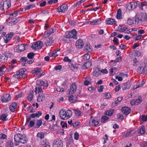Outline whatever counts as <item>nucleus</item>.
Wrapping results in <instances>:
<instances>
[{"instance_id": "obj_1", "label": "nucleus", "mask_w": 147, "mask_h": 147, "mask_svg": "<svg viewBox=\"0 0 147 147\" xmlns=\"http://www.w3.org/2000/svg\"><path fill=\"white\" fill-rule=\"evenodd\" d=\"M14 139L15 144L16 146L19 145L20 143L22 144L26 143L27 142V138H26L25 135H21L20 134H17L14 135Z\"/></svg>"}, {"instance_id": "obj_2", "label": "nucleus", "mask_w": 147, "mask_h": 147, "mask_svg": "<svg viewBox=\"0 0 147 147\" xmlns=\"http://www.w3.org/2000/svg\"><path fill=\"white\" fill-rule=\"evenodd\" d=\"M72 115V112L70 110L65 111L63 110H61L59 115L60 118L63 119H67L70 117Z\"/></svg>"}, {"instance_id": "obj_3", "label": "nucleus", "mask_w": 147, "mask_h": 147, "mask_svg": "<svg viewBox=\"0 0 147 147\" xmlns=\"http://www.w3.org/2000/svg\"><path fill=\"white\" fill-rule=\"evenodd\" d=\"M10 0H2L0 3V9L5 10L7 9L11 6Z\"/></svg>"}, {"instance_id": "obj_4", "label": "nucleus", "mask_w": 147, "mask_h": 147, "mask_svg": "<svg viewBox=\"0 0 147 147\" xmlns=\"http://www.w3.org/2000/svg\"><path fill=\"white\" fill-rule=\"evenodd\" d=\"M26 70V69L24 68L20 69L19 70L17 71L16 74L13 76L12 79H19L21 77L22 75L25 72Z\"/></svg>"}, {"instance_id": "obj_5", "label": "nucleus", "mask_w": 147, "mask_h": 147, "mask_svg": "<svg viewBox=\"0 0 147 147\" xmlns=\"http://www.w3.org/2000/svg\"><path fill=\"white\" fill-rule=\"evenodd\" d=\"M43 46V43L40 41H38L32 44L31 47L33 49L36 50L41 49Z\"/></svg>"}, {"instance_id": "obj_6", "label": "nucleus", "mask_w": 147, "mask_h": 147, "mask_svg": "<svg viewBox=\"0 0 147 147\" xmlns=\"http://www.w3.org/2000/svg\"><path fill=\"white\" fill-rule=\"evenodd\" d=\"M28 45L24 44H22L19 45L14 48V51L18 52H22L25 49L26 46L27 47Z\"/></svg>"}, {"instance_id": "obj_7", "label": "nucleus", "mask_w": 147, "mask_h": 147, "mask_svg": "<svg viewBox=\"0 0 147 147\" xmlns=\"http://www.w3.org/2000/svg\"><path fill=\"white\" fill-rule=\"evenodd\" d=\"M63 145L62 142L60 139H57L54 140L53 147H63Z\"/></svg>"}, {"instance_id": "obj_8", "label": "nucleus", "mask_w": 147, "mask_h": 147, "mask_svg": "<svg viewBox=\"0 0 147 147\" xmlns=\"http://www.w3.org/2000/svg\"><path fill=\"white\" fill-rule=\"evenodd\" d=\"M68 6L65 4H63L59 6L57 9V11L59 12H64L67 10Z\"/></svg>"}, {"instance_id": "obj_9", "label": "nucleus", "mask_w": 147, "mask_h": 147, "mask_svg": "<svg viewBox=\"0 0 147 147\" xmlns=\"http://www.w3.org/2000/svg\"><path fill=\"white\" fill-rule=\"evenodd\" d=\"M136 17L138 18V19H139L140 20V22L146 20V14H144L143 13L140 12L137 14L136 16Z\"/></svg>"}, {"instance_id": "obj_10", "label": "nucleus", "mask_w": 147, "mask_h": 147, "mask_svg": "<svg viewBox=\"0 0 147 147\" xmlns=\"http://www.w3.org/2000/svg\"><path fill=\"white\" fill-rule=\"evenodd\" d=\"M99 121L96 117H94L89 122V123L92 126H95L98 125Z\"/></svg>"}, {"instance_id": "obj_11", "label": "nucleus", "mask_w": 147, "mask_h": 147, "mask_svg": "<svg viewBox=\"0 0 147 147\" xmlns=\"http://www.w3.org/2000/svg\"><path fill=\"white\" fill-rule=\"evenodd\" d=\"M11 99V96L9 94H7L2 96L1 100L2 102H6L9 101Z\"/></svg>"}, {"instance_id": "obj_12", "label": "nucleus", "mask_w": 147, "mask_h": 147, "mask_svg": "<svg viewBox=\"0 0 147 147\" xmlns=\"http://www.w3.org/2000/svg\"><path fill=\"white\" fill-rule=\"evenodd\" d=\"M77 87L75 83H73L70 86V90H69V94H70L75 92L76 90Z\"/></svg>"}, {"instance_id": "obj_13", "label": "nucleus", "mask_w": 147, "mask_h": 147, "mask_svg": "<svg viewBox=\"0 0 147 147\" xmlns=\"http://www.w3.org/2000/svg\"><path fill=\"white\" fill-rule=\"evenodd\" d=\"M76 45L78 49H82L84 45V43L83 40L79 39L76 42Z\"/></svg>"}, {"instance_id": "obj_14", "label": "nucleus", "mask_w": 147, "mask_h": 147, "mask_svg": "<svg viewBox=\"0 0 147 147\" xmlns=\"http://www.w3.org/2000/svg\"><path fill=\"white\" fill-rule=\"evenodd\" d=\"M13 35V33L12 32L7 34L6 36L3 38L5 42L6 43H7L11 39Z\"/></svg>"}, {"instance_id": "obj_15", "label": "nucleus", "mask_w": 147, "mask_h": 147, "mask_svg": "<svg viewBox=\"0 0 147 147\" xmlns=\"http://www.w3.org/2000/svg\"><path fill=\"white\" fill-rule=\"evenodd\" d=\"M121 110L122 112L126 115H128L131 111L130 108L126 107H123Z\"/></svg>"}, {"instance_id": "obj_16", "label": "nucleus", "mask_w": 147, "mask_h": 147, "mask_svg": "<svg viewBox=\"0 0 147 147\" xmlns=\"http://www.w3.org/2000/svg\"><path fill=\"white\" fill-rule=\"evenodd\" d=\"M71 38H73L75 39L77 38V32L75 30H73L71 32H69Z\"/></svg>"}, {"instance_id": "obj_17", "label": "nucleus", "mask_w": 147, "mask_h": 147, "mask_svg": "<svg viewBox=\"0 0 147 147\" xmlns=\"http://www.w3.org/2000/svg\"><path fill=\"white\" fill-rule=\"evenodd\" d=\"M106 23L107 24L115 25L116 23V21L113 18H108L106 19Z\"/></svg>"}, {"instance_id": "obj_18", "label": "nucleus", "mask_w": 147, "mask_h": 147, "mask_svg": "<svg viewBox=\"0 0 147 147\" xmlns=\"http://www.w3.org/2000/svg\"><path fill=\"white\" fill-rule=\"evenodd\" d=\"M45 98V94L43 93H40L38 95L37 98L38 102H41L44 100Z\"/></svg>"}, {"instance_id": "obj_19", "label": "nucleus", "mask_w": 147, "mask_h": 147, "mask_svg": "<svg viewBox=\"0 0 147 147\" xmlns=\"http://www.w3.org/2000/svg\"><path fill=\"white\" fill-rule=\"evenodd\" d=\"M69 67L71 69L74 71L77 70L78 68V65L75 63H70L69 65Z\"/></svg>"}, {"instance_id": "obj_20", "label": "nucleus", "mask_w": 147, "mask_h": 147, "mask_svg": "<svg viewBox=\"0 0 147 147\" xmlns=\"http://www.w3.org/2000/svg\"><path fill=\"white\" fill-rule=\"evenodd\" d=\"M131 86V82L129 81H128L126 82L122 86V88L123 90H126L129 89Z\"/></svg>"}, {"instance_id": "obj_21", "label": "nucleus", "mask_w": 147, "mask_h": 147, "mask_svg": "<svg viewBox=\"0 0 147 147\" xmlns=\"http://www.w3.org/2000/svg\"><path fill=\"white\" fill-rule=\"evenodd\" d=\"M101 22L100 20L99 19L93 20V21H89L87 22L88 24L91 25H96L100 24Z\"/></svg>"}, {"instance_id": "obj_22", "label": "nucleus", "mask_w": 147, "mask_h": 147, "mask_svg": "<svg viewBox=\"0 0 147 147\" xmlns=\"http://www.w3.org/2000/svg\"><path fill=\"white\" fill-rule=\"evenodd\" d=\"M84 50L87 53H89L92 51V49L90 47V45L89 43H87L86 44L84 47Z\"/></svg>"}, {"instance_id": "obj_23", "label": "nucleus", "mask_w": 147, "mask_h": 147, "mask_svg": "<svg viewBox=\"0 0 147 147\" xmlns=\"http://www.w3.org/2000/svg\"><path fill=\"white\" fill-rule=\"evenodd\" d=\"M7 57L4 53L0 54V62L2 63L5 62L7 61Z\"/></svg>"}, {"instance_id": "obj_24", "label": "nucleus", "mask_w": 147, "mask_h": 147, "mask_svg": "<svg viewBox=\"0 0 147 147\" xmlns=\"http://www.w3.org/2000/svg\"><path fill=\"white\" fill-rule=\"evenodd\" d=\"M54 40L52 38H49L46 40L45 42L47 46H50L51 44L53 43Z\"/></svg>"}, {"instance_id": "obj_25", "label": "nucleus", "mask_w": 147, "mask_h": 147, "mask_svg": "<svg viewBox=\"0 0 147 147\" xmlns=\"http://www.w3.org/2000/svg\"><path fill=\"white\" fill-rule=\"evenodd\" d=\"M17 105V104L16 102H13L10 105L9 108L11 112H14L15 109L16 108Z\"/></svg>"}, {"instance_id": "obj_26", "label": "nucleus", "mask_w": 147, "mask_h": 147, "mask_svg": "<svg viewBox=\"0 0 147 147\" xmlns=\"http://www.w3.org/2000/svg\"><path fill=\"white\" fill-rule=\"evenodd\" d=\"M42 115V112L40 111H38L36 113H34L30 115V117L32 118H34L36 117H38Z\"/></svg>"}, {"instance_id": "obj_27", "label": "nucleus", "mask_w": 147, "mask_h": 147, "mask_svg": "<svg viewBox=\"0 0 147 147\" xmlns=\"http://www.w3.org/2000/svg\"><path fill=\"white\" fill-rule=\"evenodd\" d=\"M54 29L53 28H51L49 30L45 32L44 36H46V37L49 36L51 34L54 32Z\"/></svg>"}, {"instance_id": "obj_28", "label": "nucleus", "mask_w": 147, "mask_h": 147, "mask_svg": "<svg viewBox=\"0 0 147 147\" xmlns=\"http://www.w3.org/2000/svg\"><path fill=\"white\" fill-rule=\"evenodd\" d=\"M91 65V61H88L86 62L82 66V68L84 69H87Z\"/></svg>"}, {"instance_id": "obj_29", "label": "nucleus", "mask_w": 147, "mask_h": 147, "mask_svg": "<svg viewBox=\"0 0 147 147\" xmlns=\"http://www.w3.org/2000/svg\"><path fill=\"white\" fill-rule=\"evenodd\" d=\"M41 68L36 67L34 68V70L32 71V73L34 74H37L38 73L41 72Z\"/></svg>"}, {"instance_id": "obj_30", "label": "nucleus", "mask_w": 147, "mask_h": 147, "mask_svg": "<svg viewBox=\"0 0 147 147\" xmlns=\"http://www.w3.org/2000/svg\"><path fill=\"white\" fill-rule=\"evenodd\" d=\"M138 132L141 134H144L145 133V127L143 125L138 129Z\"/></svg>"}, {"instance_id": "obj_31", "label": "nucleus", "mask_w": 147, "mask_h": 147, "mask_svg": "<svg viewBox=\"0 0 147 147\" xmlns=\"http://www.w3.org/2000/svg\"><path fill=\"white\" fill-rule=\"evenodd\" d=\"M116 17L117 19H120L122 18V16L121 15V10L120 9H119L118 10L117 13Z\"/></svg>"}, {"instance_id": "obj_32", "label": "nucleus", "mask_w": 147, "mask_h": 147, "mask_svg": "<svg viewBox=\"0 0 147 147\" xmlns=\"http://www.w3.org/2000/svg\"><path fill=\"white\" fill-rule=\"evenodd\" d=\"M85 80H87L84 81V85L85 86H88L89 84H91V78H90L86 77L85 78Z\"/></svg>"}, {"instance_id": "obj_33", "label": "nucleus", "mask_w": 147, "mask_h": 147, "mask_svg": "<svg viewBox=\"0 0 147 147\" xmlns=\"http://www.w3.org/2000/svg\"><path fill=\"white\" fill-rule=\"evenodd\" d=\"M5 147H14L13 142L10 140L7 141L6 143Z\"/></svg>"}, {"instance_id": "obj_34", "label": "nucleus", "mask_w": 147, "mask_h": 147, "mask_svg": "<svg viewBox=\"0 0 147 147\" xmlns=\"http://www.w3.org/2000/svg\"><path fill=\"white\" fill-rule=\"evenodd\" d=\"M33 91H31L30 92V93L28 96V100L29 101H31L33 99V97L34 95Z\"/></svg>"}, {"instance_id": "obj_35", "label": "nucleus", "mask_w": 147, "mask_h": 147, "mask_svg": "<svg viewBox=\"0 0 147 147\" xmlns=\"http://www.w3.org/2000/svg\"><path fill=\"white\" fill-rule=\"evenodd\" d=\"M114 111V110L113 109L111 110L110 111H106L105 112V114L111 116L113 115Z\"/></svg>"}, {"instance_id": "obj_36", "label": "nucleus", "mask_w": 147, "mask_h": 147, "mask_svg": "<svg viewBox=\"0 0 147 147\" xmlns=\"http://www.w3.org/2000/svg\"><path fill=\"white\" fill-rule=\"evenodd\" d=\"M5 66L4 65H2L0 67V76L3 74L5 73Z\"/></svg>"}, {"instance_id": "obj_37", "label": "nucleus", "mask_w": 147, "mask_h": 147, "mask_svg": "<svg viewBox=\"0 0 147 147\" xmlns=\"http://www.w3.org/2000/svg\"><path fill=\"white\" fill-rule=\"evenodd\" d=\"M75 98L76 97H74L73 95H71L69 97L68 99L71 102H75L76 100V99L74 100Z\"/></svg>"}, {"instance_id": "obj_38", "label": "nucleus", "mask_w": 147, "mask_h": 147, "mask_svg": "<svg viewBox=\"0 0 147 147\" xmlns=\"http://www.w3.org/2000/svg\"><path fill=\"white\" fill-rule=\"evenodd\" d=\"M127 23L130 25L135 24L134 19V18L132 19L130 18L128 19L127 21Z\"/></svg>"}, {"instance_id": "obj_39", "label": "nucleus", "mask_w": 147, "mask_h": 147, "mask_svg": "<svg viewBox=\"0 0 147 147\" xmlns=\"http://www.w3.org/2000/svg\"><path fill=\"white\" fill-rule=\"evenodd\" d=\"M109 119V117L105 115H104L102 116L101 118V122L102 123H105V121L108 120Z\"/></svg>"}, {"instance_id": "obj_40", "label": "nucleus", "mask_w": 147, "mask_h": 147, "mask_svg": "<svg viewBox=\"0 0 147 147\" xmlns=\"http://www.w3.org/2000/svg\"><path fill=\"white\" fill-rule=\"evenodd\" d=\"M133 9L136 8L138 6V3L136 2H132L130 3Z\"/></svg>"}, {"instance_id": "obj_41", "label": "nucleus", "mask_w": 147, "mask_h": 147, "mask_svg": "<svg viewBox=\"0 0 147 147\" xmlns=\"http://www.w3.org/2000/svg\"><path fill=\"white\" fill-rule=\"evenodd\" d=\"M37 136L40 139H42L44 137V134L43 132H38L37 134Z\"/></svg>"}, {"instance_id": "obj_42", "label": "nucleus", "mask_w": 147, "mask_h": 147, "mask_svg": "<svg viewBox=\"0 0 147 147\" xmlns=\"http://www.w3.org/2000/svg\"><path fill=\"white\" fill-rule=\"evenodd\" d=\"M7 116V114H3L1 115L0 119L2 121H5L6 120V118Z\"/></svg>"}, {"instance_id": "obj_43", "label": "nucleus", "mask_w": 147, "mask_h": 147, "mask_svg": "<svg viewBox=\"0 0 147 147\" xmlns=\"http://www.w3.org/2000/svg\"><path fill=\"white\" fill-rule=\"evenodd\" d=\"M17 22V19L16 18H14L12 19L9 22V23L11 24V25H14L16 24Z\"/></svg>"}, {"instance_id": "obj_44", "label": "nucleus", "mask_w": 147, "mask_h": 147, "mask_svg": "<svg viewBox=\"0 0 147 147\" xmlns=\"http://www.w3.org/2000/svg\"><path fill=\"white\" fill-rule=\"evenodd\" d=\"M83 58L84 60H87L90 59V55L88 54H85L83 56Z\"/></svg>"}, {"instance_id": "obj_45", "label": "nucleus", "mask_w": 147, "mask_h": 147, "mask_svg": "<svg viewBox=\"0 0 147 147\" xmlns=\"http://www.w3.org/2000/svg\"><path fill=\"white\" fill-rule=\"evenodd\" d=\"M5 56L7 57V60L9 58H10L12 55V53L10 52H6L4 53Z\"/></svg>"}, {"instance_id": "obj_46", "label": "nucleus", "mask_w": 147, "mask_h": 147, "mask_svg": "<svg viewBox=\"0 0 147 147\" xmlns=\"http://www.w3.org/2000/svg\"><path fill=\"white\" fill-rule=\"evenodd\" d=\"M42 122L41 119H38L37 120L36 124L37 125V126L36 127V128H38L41 125Z\"/></svg>"}, {"instance_id": "obj_47", "label": "nucleus", "mask_w": 147, "mask_h": 147, "mask_svg": "<svg viewBox=\"0 0 147 147\" xmlns=\"http://www.w3.org/2000/svg\"><path fill=\"white\" fill-rule=\"evenodd\" d=\"M135 131L133 130H131L127 132L126 134V136H132L135 133Z\"/></svg>"}, {"instance_id": "obj_48", "label": "nucleus", "mask_w": 147, "mask_h": 147, "mask_svg": "<svg viewBox=\"0 0 147 147\" xmlns=\"http://www.w3.org/2000/svg\"><path fill=\"white\" fill-rule=\"evenodd\" d=\"M104 97L105 98L109 99L111 98V95L109 92H106L104 93Z\"/></svg>"}, {"instance_id": "obj_49", "label": "nucleus", "mask_w": 147, "mask_h": 147, "mask_svg": "<svg viewBox=\"0 0 147 147\" xmlns=\"http://www.w3.org/2000/svg\"><path fill=\"white\" fill-rule=\"evenodd\" d=\"M34 55V54L33 53L31 52L28 54L27 57L29 59H32Z\"/></svg>"}, {"instance_id": "obj_50", "label": "nucleus", "mask_w": 147, "mask_h": 147, "mask_svg": "<svg viewBox=\"0 0 147 147\" xmlns=\"http://www.w3.org/2000/svg\"><path fill=\"white\" fill-rule=\"evenodd\" d=\"M133 63L134 65L135 66H136L139 64V62L136 58H135L134 59Z\"/></svg>"}, {"instance_id": "obj_51", "label": "nucleus", "mask_w": 147, "mask_h": 147, "mask_svg": "<svg viewBox=\"0 0 147 147\" xmlns=\"http://www.w3.org/2000/svg\"><path fill=\"white\" fill-rule=\"evenodd\" d=\"M135 101L136 103V105H138V103H140L142 101V98L141 97L139 96Z\"/></svg>"}, {"instance_id": "obj_52", "label": "nucleus", "mask_w": 147, "mask_h": 147, "mask_svg": "<svg viewBox=\"0 0 147 147\" xmlns=\"http://www.w3.org/2000/svg\"><path fill=\"white\" fill-rule=\"evenodd\" d=\"M7 138V136L5 134L2 133L0 134V140L6 139Z\"/></svg>"}, {"instance_id": "obj_53", "label": "nucleus", "mask_w": 147, "mask_h": 147, "mask_svg": "<svg viewBox=\"0 0 147 147\" xmlns=\"http://www.w3.org/2000/svg\"><path fill=\"white\" fill-rule=\"evenodd\" d=\"M43 81L40 80H37L36 82V84L39 86H42Z\"/></svg>"}, {"instance_id": "obj_54", "label": "nucleus", "mask_w": 147, "mask_h": 147, "mask_svg": "<svg viewBox=\"0 0 147 147\" xmlns=\"http://www.w3.org/2000/svg\"><path fill=\"white\" fill-rule=\"evenodd\" d=\"M42 91V90L41 87H36V88L35 92L36 93H39Z\"/></svg>"}, {"instance_id": "obj_55", "label": "nucleus", "mask_w": 147, "mask_h": 147, "mask_svg": "<svg viewBox=\"0 0 147 147\" xmlns=\"http://www.w3.org/2000/svg\"><path fill=\"white\" fill-rule=\"evenodd\" d=\"M42 146L45 145L46 144H49V143L46 140H44L40 142Z\"/></svg>"}, {"instance_id": "obj_56", "label": "nucleus", "mask_w": 147, "mask_h": 147, "mask_svg": "<svg viewBox=\"0 0 147 147\" xmlns=\"http://www.w3.org/2000/svg\"><path fill=\"white\" fill-rule=\"evenodd\" d=\"M76 114L77 115L79 116H80L81 115V111H80L76 109H73V110Z\"/></svg>"}, {"instance_id": "obj_57", "label": "nucleus", "mask_w": 147, "mask_h": 147, "mask_svg": "<svg viewBox=\"0 0 147 147\" xmlns=\"http://www.w3.org/2000/svg\"><path fill=\"white\" fill-rule=\"evenodd\" d=\"M34 5L33 4L30 5H28L26 6L25 9V10H28L29 9L31 8H33L34 7Z\"/></svg>"}, {"instance_id": "obj_58", "label": "nucleus", "mask_w": 147, "mask_h": 147, "mask_svg": "<svg viewBox=\"0 0 147 147\" xmlns=\"http://www.w3.org/2000/svg\"><path fill=\"white\" fill-rule=\"evenodd\" d=\"M127 29V27L125 26H122L121 27V30L120 31L123 32Z\"/></svg>"}, {"instance_id": "obj_59", "label": "nucleus", "mask_w": 147, "mask_h": 147, "mask_svg": "<svg viewBox=\"0 0 147 147\" xmlns=\"http://www.w3.org/2000/svg\"><path fill=\"white\" fill-rule=\"evenodd\" d=\"M80 123L79 122H75L73 123L72 125L74 127H76L77 126H78Z\"/></svg>"}, {"instance_id": "obj_60", "label": "nucleus", "mask_w": 147, "mask_h": 147, "mask_svg": "<svg viewBox=\"0 0 147 147\" xmlns=\"http://www.w3.org/2000/svg\"><path fill=\"white\" fill-rule=\"evenodd\" d=\"M61 125L63 128L64 127H67V123L65 122H64L63 121H62L61 123Z\"/></svg>"}, {"instance_id": "obj_61", "label": "nucleus", "mask_w": 147, "mask_h": 147, "mask_svg": "<svg viewBox=\"0 0 147 147\" xmlns=\"http://www.w3.org/2000/svg\"><path fill=\"white\" fill-rule=\"evenodd\" d=\"M142 72L143 74H147V66H145L143 68Z\"/></svg>"}, {"instance_id": "obj_62", "label": "nucleus", "mask_w": 147, "mask_h": 147, "mask_svg": "<svg viewBox=\"0 0 147 147\" xmlns=\"http://www.w3.org/2000/svg\"><path fill=\"white\" fill-rule=\"evenodd\" d=\"M63 61L65 62H71V59H69L68 57H65L63 59Z\"/></svg>"}, {"instance_id": "obj_63", "label": "nucleus", "mask_w": 147, "mask_h": 147, "mask_svg": "<svg viewBox=\"0 0 147 147\" xmlns=\"http://www.w3.org/2000/svg\"><path fill=\"white\" fill-rule=\"evenodd\" d=\"M135 53H136V55L138 57L142 55L141 52L139 51H136Z\"/></svg>"}, {"instance_id": "obj_64", "label": "nucleus", "mask_w": 147, "mask_h": 147, "mask_svg": "<svg viewBox=\"0 0 147 147\" xmlns=\"http://www.w3.org/2000/svg\"><path fill=\"white\" fill-rule=\"evenodd\" d=\"M142 147H147V142H144L141 144Z\"/></svg>"}]
</instances>
